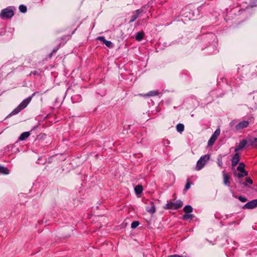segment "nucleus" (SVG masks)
<instances>
[{
  "mask_svg": "<svg viewBox=\"0 0 257 257\" xmlns=\"http://www.w3.org/2000/svg\"><path fill=\"white\" fill-rule=\"evenodd\" d=\"M35 95V93H33L32 96L28 97L24 99L19 105L8 116L16 115L19 113L22 109H24L31 101L32 98Z\"/></svg>",
  "mask_w": 257,
  "mask_h": 257,
  "instance_id": "nucleus-1",
  "label": "nucleus"
},
{
  "mask_svg": "<svg viewBox=\"0 0 257 257\" xmlns=\"http://www.w3.org/2000/svg\"><path fill=\"white\" fill-rule=\"evenodd\" d=\"M209 159L210 155L208 154L202 156L197 162L196 170L197 171H200L204 167L207 161H208Z\"/></svg>",
  "mask_w": 257,
  "mask_h": 257,
  "instance_id": "nucleus-2",
  "label": "nucleus"
},
{
  "mask_svg": "<svg viewBox=\"0 0 257 257\" xmlns=\"http://www.w3.org/2000/svg\"><path fill=\"white\" fill-rule=\"evenodd\" d=\"M183 206V202L182 201L178 200L176 202L171 201L166 204L165 207V209H178Z\"/></svg>",
  "mask_w": 257,
  "mask_h": 257,
  "instance_id": "nucleus-3",
  "label": "nucleus"
},
{
  "mask_svg": "<svg viewBox=\"0 0 257 257\" xmlns=\"http://www.w3.org/2000/svg\"><path fill=\"white\" fill-rule=\"evenodd\" d=\"M14 15V12L10 7L2 10L0 14V18L2 19L12 18Z\"/></svg>",
  "mask_w": 257,
  "mask_h": 257,
  "instance_id": "nucleus-4",
  "label": "nucleus"
},
{
  "mask_svg": "<svg viewBox=\"0 0 257 257\" xmlns=\"http://www.w3.org/2000/svg\"><path fill=\"white\" fill-rule=\"evenodd\" d=\"M220 133V131L219 128H217L213 133L212 136L211 137L210 139L209 140L208 142V145L209 146H212L215 142L216 140L217 139V137L219 135Z\"/></svg>",
  "mask_w": 257,
  "mask_h": 257,
  "instance_id": "nucleus-5",
  "label": "nucleus"
},
{
  "mask_svg": "<svg viewBox=\"0 0 257 257\" xmlns=\"http://www.w3.org/2000/svg\"><path fill=\"white\" fill-rule=\"evenodd\" d=\"M257 207V199L251 200L244 204L242 208L244 209H251Z\"/></svg>",
  "mask_w": 257,
  "mask_h": 257,
  "instance_id": "nucleus-6",
  "label": "nucleus"
},
{
  "mask_svg": "<svg viewBox=\"0 0 257 257\" xmlns=\"http://www.w3.org/2000/svg\"><path fill=\"white\" fill-rule=\"evenodd\" d=\"M248 124L249 123L248 121H242L236 125L235 128L237 131L242 130L244 128L246 127L248 125Z\"/></svg>",
  "mask_w": 257,
  "mask_h": 257,
  "instance_id": "nucleus-7",
  "label": "nucleus"
},
{
  "mask_svg": "<svg viewBox=\"0 0 257 257\" xmlns=\"http://www.w3.org/2000/svg\"><path fill=\"white\" fill-rule=\"evenodd\" d=\"M247 142L246 140L243 139L241 141H240L239 145L236 146V147L234 149V152H237L239 151L242 150L245 146L246 145Z\"/></svg>",
  "mask_w": 257,
  "mask_h": 257,
  "instance_id": "nucleus-8",
  "label": "nucleus"
},
{
  "mask_svg": "<svg viewBox=\"0 0 257 257\" xmlns=\"http://www.w3.org/2000/svg\"><path fill=\"white\" fill-rule=\"evenodd\" d=\"M146 209L148 212L151 214H154L156 211V207L154 202L150 201L149 205L146 207Z\"/></svg>",
  "mask_w": 257,
  "mask_h": 257,
  "instance_id": "nucleus-9",
  "label": "nucleus"
},
{
  "mask_svg": "<svg viewBox=\"0 0 257 257\" xmlns=\"http://www.w3.org/2000/svg\"><path fill=\"white\" fill-rule=\"evenodd\" d=\"M240 160V157L238 153H235L233 156L231 160V165L232 167L235 166L238 163Z\"/></svg>",
  "mask_w": 257,
  "mask_h": 257,
  "instance_id": "nucleus-10",
  "label": "nucleus"
},
{
  "mask_svg": "<svg viewBox=\"0 0 257 257\" xmlns=\"http://www.w3.org/2000/svg\"><path fill=\"white\" fill-rule=\"evenodd\" d=\"M81 100V96L79 94H76L71 97V100L73 102V103L80 102Z\"/></svg>",
  "mask_w": 257,
  "mask_h": 257,
  "instance_id": "nucleus-11",
  "label": "nucleus"
},
{
  "mask_svg": "<svg viewBox=\"0 0 257 257\" xmlns=\"http://www.w3.org/2000/svg\"><path fill=\"white\" fill-rule=\"evenodd\" d=\"M145 34L143 32H138L136 34V40L138 41H141L143 40Z\"/></svg>",
  "mask_w": 257,
  "mask_h": 257,
  "instance_id": "nucleus-12",
  "label": "nucleus"
},
{
  "mask_svg": "<svg viewBox=\"0 0 257 257\" xmlns=\"http://www.w3.org/2000/svg\"><path fill=\"white\" fill-rule=\"evenodd\" d=\"M30 135L29 132H25L23 133L21 136H20L19 140L20 141L25 140L26 139L28 138Z\"/></svg>",
  "mask_w": 257,
  "mask_h": 257,
  "instance_id": "nucleus-13",
  "label": "nucleus"
},
{
  "mask_svg": "<svg viewBox=\"0 0 257 257\" xmlns=\"http://www.w3.org/2000/svg\"><path fill=\"white\" fill-rule=\"evenodd\" d=\"M234 175L235 177H237L238 178H241L244 176H247L248 172H239V173H238L235 172V173H234Z\"/></svg>",
  "mask_w": 257,
  "mask_h": 257,
  "instance_id": "nucleus-14",
  "label": "nucleus"
},
{
  "mask_svg": "<svg viewBox=\"0 0 257 257\" xmlns=\"http://www.w3.org/2000/svg\"><path fill=\"white\" fill-rule=\"evenodd\" d=\"M247 142L248 143V145L253 147H257V144L256 141H254V138L250 137L248 139Z\"/></svg>",
  "mask_w": 257,
  "mask_h": 257,
  "instance_id": "nucleus-15",
  "label": "nucleus"
},
{
  "mask_svg": "<svg viewBox=\"0 0 257 257\" xmlns=\"http://www.w3.org/2000/svg\"><path fill=\"white\" fill-rule=\"evenodd\" d=\"M143 187L142 185H138L135 188V191L136 194H141L143 192Z\"/></svg>",
  "mask_w": 257,
  "mask_h": 257,
  "instance_id": "nucleus-16",
  "label": "nucleus"
},
{
  "mask_svg": "<svg viewBox=\"0 0 257 257\" xmlns=\"http://www.w3.org/2000/svg\"><path fill=\"white\" fill-rule=\"evenodd\" d=\"M245 165L243 163L240 162L239 163L238 166L237 167V170L239 172H247L244 169Z\"/></svg>",
  "mask_w": 257,
  "mask_h": 257,
  "instance_id": "nucleus-17",
  "label": "nucleus"
},
{
  "mask_svg": "<svg viewBox=\"0 0 257 257\" xmlns=\"http://www.w3.org/2000/svg\"><path fill=\"white\" fill-rule=\"evenodd\" d=\"M0 172L5 175H8L10 173L9 170L7 168L1 165H0Z\"/></svg>",
  "mask_w": 257,
  "mask_h": 257,
  "instance_id": "nucleus-18",
  "label": "nucleus"
},
{
  "mask_svg": "<svg viewBox=\"0 0 257 257\" xmlns=\"http://www.w3.org/2000/svg\"><path fill=\"white\" fill-rule=\"evenodd\" d=\"M183 210L185 213H190L193 211V208L190 205H187L184 207Z\"/></svg>",
  "mask_w": 257,
  "mask_h": 257,
  "instance_id": "nucleus-19",
  "label": "nucleus"
},
{
  "mask_svg": "<svg viewBox=\"0 0 257 257\" xmlns=\"http://www.w3.org/2000/svg\"><path fill=\"white\" fill-rule=\"evenodd\" d=\"M176 130L178 131V132L181 133L183 132L184 130V125L182 123H178L176 125Z\"/></svg>",
  "mask_w": 257,
  "mask_h": 257,
  "instance_id": "nucleus-20",
  "label": "nucleus"
},
{
  "mask_svg": "<svg viewBox=\"0 0 257 257\" xmlns=\"http://www.w3.org/2000/svg\"><path fill=\"white\" fill-rule=\"evenodd\" d=\"M194 218V215L189 213H185L183 216L182 219L184 220L188 219H192Z\"/></svg>",
  "mask_w": 257,
  "mask_h": 257,
  "instance_id": "nucleus-21",
  "label": "nucleus"
},
{
  "mask_svg": "<svg viewBox=\"0 0 257 257\" xmlns=\"http://www.w3.org/2000/svg\"><path fill=\"white\" fill-rule=\"evenodd\" d=\"M223 182L225 185L229 186V177L225 173L223 174Z\"/></svg>",
  "mask_w": 257,
  "mask_h": 257,
  "instance_id": "nucleus-22",
  "label": "nucleus"
},
{
  "mask_svg": "<svg viewBox=\"0 0 257 257\" xmlns=\"http://www.w3.org/2000/svg\"><path fill=\"white\" fill-rule=\"evenodd\" d=\"M217 163L219 167L221 168L222 167V157L219 156L217 159Z\"/></svg>",
  "mask_w": 257,
  "mask_h": 257,
  "instance_id": "nucleus-23",
  "label": "nucleus"
},
{
  "mask_svg": "<svg viewBox=\"0 0 257 257\" xmlns=\"http://www.w3.org/2000/svg\"><path fill=\"white\" fill-rule=\"evenodd\" d=\"M19 10L22 13H25L27 12V9L25 6L21 5L19 6Z\"/></svg>",
  "mask_w": 257,
  "mask_h": 257,
  "instance_id": "nucleus-24",
  "label": "nucleus"
},
{
  "mask_svg": "<svg viewBox=\"0 0 257 257\" xmlns=\"http://www.w3.org/2000/svg\"><path fill=\"white\" fill-rule=\"evenodd\" d=\"M140 223L138 221H134L131 224L132 228H135L139 226Z\"/></svg>",
  "mask_w": 257,
  "mask_h": 257,
  "instance_id": "nucleus-25",
  "label": "nucleus"
},
{
  "mask_svg": "<svg viewBox=\"0 0 257 257\" xmlns=\"http://www.w3.org/2000/svg\"><path fill=\"white\" fill-rule=\"evenodd\" d=\"M247 183H248L249 184H252V180L250 178H247L246 179V182H243L242 183V184L244 186H247Z\"/></svg>",
  "mask_w": 257,
  "mask_h": 257,
  "instance_id": "nucleus-26",
  "label": "nucleus"
},
{
  "mask_svg": "<svg viewBox=\"0 0 257 257\" xmlns=\"http://www.w3.org/2000/svg\"><path fill=\"white\" fill-rule=\"evenodd\" d=\"M103 43L108 47H112V43L111 42L107 40H105V41L103 42Z\"/></svg>",
  "mask_w": 257,
  "mask_h": 257,
  "instance_id": "nucleus-27",
  "label": "nucleus"
},
{
  "mask_svg": "<svg viewBox=\"0 0 257 257\" xmlns=\"http://www.w3.org/2000/svg\"><path fill=\"white\" fill-rule=\"evenodd\" d=\"M138 18V15H136V14L133 15L131 17L129 22L130 23L134 22Z\"/></svg>",
  "mask_w": 257,
  "mask_h": 257,
  "instance_id": "nucleus-28",
  "label": "nucleus"
},
{
  "mask_svg": "<svg viewBox=\"0 0 257 257\" xmlns=\"http://www.w3.org/2000/svg\"><path fill=\"white\" fill-rule=\"evenodd\" d=\"M236 197L242 202H245L247 201V198L242 196H239Z\"/></svg>",
  "mask_w": 257,
  "mask_h": 257,
  "instance_id": "nucleus-29",
  "label": "nucleus"
},
{
  "mask_svg": "<svg viewBox=\"0 0 257 257\" xmlns=\"http://www.w3.org/2000/svg\"><path fill=\"white\" fill-rule=\"evenodd\" d=\"M158 94V92L155 91H151L148 93V96H155L157 95Z\"/></svg>",
  "mask_w": 257,
  "mask_h": 257,
  "instance_id": "nucleus-30",
  "label": "nucleus"
},
{
  "mask_svg": "<svg viewBox=\"0 0 257 257\" xmlns=\"http://www.w3.org/2000/svg\"><path fill=\"white\" fill-rule=\"evenodd\" d=\"M191 182H187V183L186 184V185L185 186V188H184V191H187L190 188V186H191Z\"/></svg>",
  "mask_w": 257,
  "mask_h": 257,
  "instance_id": "nucleus-31",
  "label": "nucleus"
},
{
  "mask_svg": "<svg viewBox=\"0 0 257 257\" xmlns=\"http://www.w3.org/2000/svg\"><path fill=\"white\" fill-rule=\"evenodd\" d=\"M163 144L164 146H168L170 144V142L168 140H164L163 141Z\"/></svg>",
  "mask_w": 257,
  "mask_h": 257,
  "instance_id": "nucleus-32",
  "label": "nucleus"
},
{
  "mask_svg": "<svg viewBox=\"0 0 257 257\" xmlns=\"http://www.w3.org/2000/svg\"><path fill=\"white\" fill-rule=\"evenodd\" d=\"M143 12V9L142 8L140 9L137 10L135 11L136 15H138V17H139V15L141 14Z\"/></svg>",
  "mask_w": 257,
  "mask_h": 257,
  "instance_id": "nucleus-33",
  "label": "nucleus"
},
{
  "mask_svg": "<svg viewBox=\"0 0 257 257\" xmlns=\"http://www.w3.org/2000/svg\"><path fill=\"white\" fill-rule=\"evenodd\" d=\"M168 257H187L186 256L179 255L178 254L171 255Z\"/></svg>",
  "mask_w": 257,
  "mask_h": 257,
  "instance_id": "nucleus-34",
  "label": "nucleus"
},
{
  "mask_svg": "<svg viewBox=\"0 0 257 257\" xmlns=\"http://www.w3.org/2000/svg\"><path fill=\"white\" fill-rule=\"evenodd\" d=\"M98 39L102 41L103 43L106 40L103 37H99Z\"/></svg>",
  "mask_w": 257,
  "mask_h": 257,
  "instance_id": "nucleus-35",
  "label": "nucleus"
},
{
  "mask_svg": "<svg viewBox=\"0 0 257 257\" xmlns=\"http://www.w3.org/2000/svg\"><path fill=\"white\" fill-rule=\"evenodd\" d=\"M34 75H37L38 72L37 71H34L33 72Z\"/></svg>",
  "mask_w": 257,
  "mask_h": 257,
  "instance_id": "nucleus-36",
  "label": "nucleus"
},
{
  "mask_svg": "<svg viewBox=\"0 0 257 257\" xmlns=\"http://www.w3.org/2000/svg\"><path fill=\"white\" fill-rule=\"evenodd\" d=\"M2 93L0 92V96L2 95Z\"/></svg>",
  "mask_w": 257,
  "mask_h": 257,
  "instance_id": "nucleus-37",
  "label": "nucleus"
}]
</instances>
